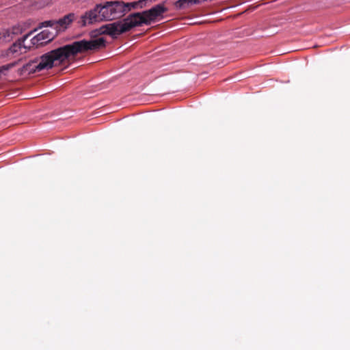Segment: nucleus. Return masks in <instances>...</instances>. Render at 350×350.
<instances>
[{"instance_id": "1", "label": "nucleus", "mask_w": 350, "mask_h": 350, "mask_svg": "<svg viewBox=\"0 0 350 350\" xmlns=\"http://www.w3.org/2000/svg\"><path fill=\"white\" fill-rule=\"evenodd\" d=\"M105 44V40L103 37L94 40L75 41L29 61L19 68L18 72L20 75H25L49 70L53 66H59L72 59L79 53L97 50L103 47Z\"/></svg>"}, {"instance_id": "14", "label": "nucleus", "mask_w": 350, "mask_h": 350, "mask_svg": "<svg viewBox=\"0 0 350 350\" xmlns=\"http://www.w3.org/2000/svg\"><path fill=\"white\" fill-rule=\"evenodd\" d=\"M130 5H131L133 9L139 8V5L137 4V1L131 2Z\"/></svg>"}, {"instance_id": "11", "label": "nucleus", "mask_w": 350, "mask_h": 350, "mask_svg": "<svg viewBox=\"0 0 350 350\" xmlns=\"http://www.w3.org/2000/svg\"><path fill=\"white\" fill-rule=\"evenodd\" d=\"M53 27L56 31H57V22L56 20L46 21L41 23L40 27Z\"/></svg>"}, {"instance_id": "9", "label": "nucleus", "mask_w": 350, "mask_h": 350, "mask_svg": "<svg viewBox=\"0 0 350 350\" xmlns=\"http://www.w3.org/2000/svg\"><path fill=\"white\" fill-rule=\"evenodd\" d=\"M118 5L120 7V11L122 16L133 9L131 5H130V3H124L118 1Z\"/></svg>"}, {"instance_id": "10", "label": "nucleus", "mask_w": 350, "mask_h": 350, "mask_svg": "<svg viewBox=\"0 0 350 350\" xmlns=\"http://www.w3.org/2000/svg\"><path fill=\"white\" fill-rule=\"evenodd\" d=\"M14 35L12 34L10 29H5L1 33V38L3 39L5 42H9L12 40Z\"/></svg>"}, {"instance_id": "5", "label": "nucleus", "mask_w": 350, "mask_h": 350, "mask_svg": "<svg viewBox=\"0 0 350 350\" xmlns=\"http://www.w3.org/2000/svg\"><path fill=\"white\" fill-rule=\"evenodd\" d=\"M55 33L48 29H44L31 38V42L33 46L38 47L50 42L53 39Z\"/></svg>"}, {"instance_id": "2", "label": "nucleus", "mask_w": 350, "mask_h": 350, "mask_svg": "<svg viewBox=\"0 0 350 350\" xmlns=\"http://www.w3.org/2000/svg\"><path fill=\"white\" fill-rule=\"evenodd\" d=\"M167 10V9L163 4H157L148 10L131 14L122 21L103 25L92 31L91 36L107 34L112 37H116L121 33L130 31L135 27L142 26L144 24L150 25L159 17H162Z\"/></svg>"}, {"instance_id": "13", "label": "nucleus", "mask_w": 350, "mask_h": 350, "mask_svg": "<svg viewBox=\"0 0 350 350\" xmlns=\"http://www.w3.org/2000/svg\"><path fill=\"white\" fill-rule=\"evenodd\" d=\"M154 0H139L137 4L139 5V8H143L147 5L152 3Z\"/></svg>"}, {"instance_id": "3", "label": "nucleus", "mask_w": 350, "mask_h": 350, "mask_svg": "<svg viewBox=\"0 0 350 350\" xmlns=\"http://www.w3.org/2000/svg\"><path fill=\"white\" fill-rule=\"evenodd\" d=\"M122 16L118 1H106L96 5L92 10L86 12L78 21L81 26H86L102 21H111Z\"/></svg>"}, {"instance_id": "12", "label": "nucleus", "mask_w": 350, "mask_h": 350, "mask_svg": "<svg viewBox=\"0 0 350 350\" xmlns=\"http://www.w3.org/2000/svg\"><path fill=\"white\" fill-rule=\"evenodd\" d=\"M10 29L12 31V34H13L14 36L22 33L23 31V27L20 25L13 26Z\"/></svg>"}, {"instance_id": "4", "label": "nucleus", "mask_w": 350, "mask_h": 350, "mask_svg": "<svg viewBox=\"0 0 350 350\" xmlns=\"http://www.w3.org/2000/svg\"><path fill=\"white\" fill-rule=\"evenodd\" d=\"M31 33V32L24 36L22 38L18 39L16 42L12 44L9 49L2 53L1 57H6L11 59L17 57L27 53L30 46L25 45L24 42Z\"/></svg>"}, {"instance_id": "8", "label": "nucleus", "mask_w": 350, "mask_h": 350, "mask_svg": "<svg viewBox=\"0 0 350 350\" xmlns=\"http://www.w3.org/2000/svg\"><path fill=\"white\" fill-rule=\"evenodd\" d=\"M193 4V0H178L174 5L178 10H185L189 8Z\"/></svg>"}, {"instance_id": "6", "label": "nucleus", "mask_w": 350, "mask_h": 350, "mask_svg": "<svg viewBox=\"0 0 350 350\" xmlns=\"http://www.w3.org/2000/svg\"><path fill=\"white\" fill-rule=\"evenodd\" d=\"M75 14L74 13H70L59 20H56L57 31L66 29L68 26L75 20Z\"/></svg>"}, {"instance_id": "7", "label": "nucleus", "mask_w": 350, "mask_h": 350, "mask_svg": "<svg viewBox=\"0 0 350 350\" xmlns=\"http://www.w3.org/2000/svg\"><path fill=\"white\" fill-rule=\"evenodd\" d=\"M20 61L21 60L15 61L12 63L0 66V77L6 75L7 72L10 69L15 67L20 62Z\"/></svg>"}]
</instances>
